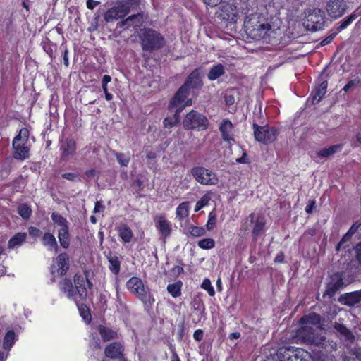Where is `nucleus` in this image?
<instances>
[{
  "instance_id": "obj_1",
  "label": "nucleus",
  "mask_w": 361,
  "mask_h": 361,
  "mask_svg": "<svg viewBox=\"0 0 361 361\" xmlns=\"http://www.w3.org/2000/svg\"><path fill=\"white\" fill-rule=\"evenodd\" d=\"M301 327L296 331L295 338L300 343L321 346L324 345L325 338L318 336L315 331L319 329L320 317L315 313H310L300 319Z\"/></svg>"
},
{
  "instance_id": "obj_2",
  "label": "nucleus",
  "mask_w": 361,
  "mask_h": 361,
  "mask_svg": "<svg viewBox=\"0 0 361 361\" xmlns=\"http://www.w3.org/2000/svg\"><path fill=\"white\" fill-rule=\"evenodd\" d=\"M244 26L247 34L255 39H262L279 27L278 25H271L257 13L246 17Z\"/></svg>"
},
{
  "instance_id": "obj_3",
  "label": "nucleus",
  "mask_w": 361,
  "mask_h": 361,
  "mask_svg": "<svg viewBox=\"0 0 361 361\" xmlns=\"http://www.w3.org/2000/svg\"><path fill=\"white\" fill-rule=\"evenodd\" d=\"M201 82L197 71H193L187 78L185 84L178 90L174 98L170 102V107L178 106L181 104L180 111H182L185 106L192 105L191 99H187L189 88H197L200 87Z\"/></svg>"
},
{
  "instance_id": "obj_4",
  "label": "nucleus",
  "mask_w": 361,
  "mask_h": 361,
  "mask_svg": "<svg viewBox=\"0 0 361 361\" xmlns=\"http://www.w3.org/2000/svg\"><path fill=\"white\" fill-rule=\"evenodd\" d=\"M127 289L134 295L137 297L147 307H151L155 300L152 296L150 289L138 277H131L126 283Z\"/></svg>"
},
{
  "instance_id": "obj_5",
  "label": "nucleus",
  "mask_w": 361,
  "mask_h": 361,
  "mask_svg": "<svg viewBox=\"0 0 361 361\" xmlns=\"http://www.w3.org/2000/svg\"><path fill=\"white\" fill-rule=\"evenodd\" d=\"M277 357L281 361H325V358L322 357L315 358L307 351L294 347L280 348Z\"/></svg>"
},
{
  "instance_id": "obj_6",
  "label": "nucleus",
  "mask_w": 361,
  "mask_h": 361,
  "mask_svg": "<svg viewBox=\"0 0 361 361\" xmlns=\"http://www.w3.org/2000/svg\"><path fill=\"white\" fill-rule=\"evenodd\" d=\"M28 142L29 131L27 128H23L13 140V157L15 159L24 160L28 158L30 152Z\"/></svg>"
},
{
  "instance_id": "obj_7",
  "label": "nucleus",
  "mask_w": 361,
  "mask_h": 361,
  "mask_svg": "<svg viewBox=\"0 0 361 361\" xmlns=\"http://www.w3.org/2000/svg\"><path fill=\"white\" fill-rule=\"evenodd\" d=\"M190 175L200 185L210 186L219 183L216 173L204 166H194L190 169Z\"/></svg>"
},
{
  "instance_id": "obj_8",
  "label": "nucleus",
  "mask_w": 361,
  "mask_h": 361,
  "mask_svg": "<svg viewBox=\"0 0 361 361\" xmlns=\"http://www.w3.org/2000/svg\"><path fill=\"white\" fill-rule=\"evenodd\" d=\"M140 37L142 41V49L146 51L160 49L164 44V38L155 30H143Z\"/></svg>"
},
{
  "instance_id": "obj_9",
  "label": "nucleus",
  "mask_w": 361,
  "mask_h": 361,
  "mask_svg": "<svg viewBox=\"0 0 361 361\" xmlns=\"http://www.w3.org/2000/svg\"><path fill=\"white\" fill-rule=\"evenodd\" d=\"M132 5L133 3L131 0L117 3L104 13V18L105 21L110 23L125 17L130 13Z\"/></svg>"
},
{
  "instance_id": "obj_10",
  "label": "nucleus",
  "mask_w": 361,
  "mask_h": 361,
  "mask_svg": "<svg viewBox=\"0 0 361 361\" xmlns=\"http://www.w3.org/2000/svg\"><path fill=\"white\" fill-rule=\"evenodd\" d=\"M183 125L186 130L198 129L202 130L207 128L209 121L206 116L192 110L185 116Z\"/></svg>"
},
{
  "instance_id": "obj_11",
  "label": "nucleus",
  "mask_w": 361,
  "mask_h": 361,
  "mask_svg": "<svg viewBox=\"0 0 361 361\" xmlns=\"http://www.w3.org/2000/svg\"><path fill=\"white\" fill-rule=\"evenodd\" d=\"M51 219L54 226L58 228V238L63 248L69 246V232L67 220L56 212H53Z\"/></svg>"
},
{
  "instance_id": "obj_12",
  "label": "nucleus",
  "mask_w": 361,
  "mask_h": 361,
  "mask_svg": "<svg viewBox=\"0 0 361 361\" xmlns=\"http://www.w3.org/2000/svg\"><path fill=\"white\" fill-rule=\"evenodd\" d=\"M305 23L307 30L317 31L323 29L325 23V14L319 8H314L309 11Z\"/></svg>"
},
{
  "instance_id": "obj_13",
  "label": "nucleus",
  "mask_w": 361,
  "mask_h": 361,
  "mask_svg": "<svg viewBox=\"0 0 361 361\" xmlns=\"http://www.w3.org/2000/svg\"><path fill=\"white\" fill-rule=\"evenodd\" d=\"M253 127L255 129V137L258 142L268 145L276 140L277 132L274 128H270L267 126H258L255 124H254Z\"/></svg>"
},
{
  "instance_id": "obj_14",
  "label": "nucleus",
  "mask_w": 361,
  "mask_h": 361,
  "mask_svg": "<svg viewBox=\"0 0 361 361\" xmlns=\"http://www.w3.org/2000/svg\"><path fill=\"white\" fill-rule=\"evenodd\" d=\"M69 269V258L66 253L59 255L54 259L51 267V272L53 276H61L67 272Z\"/></svg>"
},
{
  "instance_id": "obj_15",
  "label": "nucleus",
  "mask_w": 361,
  "mask_h": 361,
  "mask_svg": "<svg viewBox=\"0 0 361 361\" xmlns=\"http://www.w3.org/2000/svg\"><path fill=\"white\" fill-rule=\"evenodd\" d=\"M347 10V5L344 0H329L326 3V11L331 18L341 17Z\"/></svg>"
},
{
  "instance_id": "obj_16",
  "label": "nucleus",
  "mask_w": 361,
  "mask_h": 361,
  "mask_svg": "<svg viewBox=\"0 0 361 361\" xmlns=\"http://www.w3.org/2000/svg\"><path fill=\"white\" fill-rule=\"evenodd\" d=\"M219 130L224 141L228 142L230 145L235 144L233 125L231 121L228 119H224L220 123Z\"/></svg>"
},
{
  "instance_id": "obj_17",
  "label": "nucleus",
  "mask_w": 361,
  "mask_h": 361,
  "mask_svg": "<svg viewBox=\"0 0 361 361\" xmlns=\"http://www.w3.org/2000/svg\"><path fill=\"white\" fill-rule=\"evenodd\" d=\"M220 16L223 20L231 23H236L239 18V11L233 4H226L222 6Z\"/></svg>"
},
{
  "instance_id": "obj_18",
  "label": "nucleus",
  "mask_w": 361,
  "mask_h": 361,
  "mask_svg": "<svg viewBox=\"0 0 361 361\" xmlns=\"http://www.w3.org/2000/svg\"><path fill=\"white\" fill-rule=\"evenodd\" d=\"M74 283L77 291V295L80 299H84L87 295L86 284L88 288H92V283L87 279L86 276L76 274L74 278Z\"/></svg>"
},
{
  "instance_id": "obj_19",
  "label": "nucleus",
  "mask_w": 361,
  "mask_h": 361,
  "mask_svg": "<svg viewBox=\"0 0 361 361\" xmlns=\"http://www.w3.org/2000/svg\"><path fill=\"white\" fill-rule=\"evenodd\" d=\"M155 226L159 230L161 235L167 237L171 231V224L163 215L157 216L154 219Z\"/></svg>"
},
{
  "instance_id": "obj_20",
  "label": "nucleus",
  "mask_w": 361,
  "mask_h": 361,
  "mask_svg": "<svg viewBox=\"0 0 361 361\" xmlns=\"http://www.w3.org/2000/svg\"><path fill=\"white\" fill-rule=\"evenodd\" d=\"M341 147L342 145L338 144L330 146L329 147L322 148L317 150L312 157L317 161H319L323 158H327L332 156L341 150Z\"/></svg>"
},
{
  "instance_id": "obj_21",
  "label": "nucleus",
  "mask_w": 361,
  "mask_h": 361,
  "mask_svg": "<svg viewBox=\"0 0 361 361\" xmlns=\"http://www.w3.org/2000/svg\"><path fill=\"white\" fill-rule=\"evenodd\" d=\"M123 351V347L122 344L118 342H114L106 347L104 353L106 357L116 359L121 357Z\"/></svg>"
},
{
  "instance_id": "obj_22",
  "label": "nucleus",
  "mask_w": 361,
  "mask_h": 361,
  "mask_svg": "<svg viewBox=\"0 0 361 361\" xmlns=\"http://www.w3.org/2000/svg\"><path fill=\"white\" fill-rule=\"evenodd\" d=\"M142 22V16L140 13L137 15H132L128 17L124 20H122L118 24V27H126L130 28L137 27L141 25Z\"/></svg>"
},
{
  "instance_id": "obj_23",
  "label": "nucleus",
  "mask_w": 361,
  "mask_h": 361,
  "mask_svg": "<svg viewBox=\"0 0 361 361\" xmlns=\"http://www.w3.org/2000/svg\"><path fill=\"white\" fill-rule=\"evenodd\" d=\"M61 290L66 294V296L70 300L76 301L75 295L77 291L75 290L71 281L69 279H64L60 282Z\"/></svg>"
},
{
  "instance_id": "obj_24",
  "label": "nucleus",
  "mask_w": 361,
  "mask_h": 361,
  "mask_svg": "<svg viewBox=\"0 0 361 361\" xmlns=\"http://www.w3.org/2000/svg\"><path fill=\"white\" fill-rule=\"evenodd\" d=\"M327 82H322L312 94V103L315 104L318 103L326 93Z\"/></svg>"
},
{
  "instance_id": "obj_25",
  "label": "nucleus",
  "mask_w": 361,
  "mask_h": 361,
  "mask_svg": "<svg viewBox=\"0 0 361 361\" xmlns=\"http://www.w3.org/2000/svg\"><path fill=\"white\" fill-rule=\"evenodd\" d=\"M118 233L125 243L131 242L133 233L132 230L126 224H121L118 228Z\"/></svg>"
},
{
  "instance_id": "obj_26",
  "label": "nucleus",
  "mask_w": 361,
  "mask_h": 361,
  "mask_svg": "<svg viewBox=\"0 0 361 361\" xmlns=\"http://www.w3.org/2000/svg\"><path fill=\"white\" fill-rule=\"evenodd\" d=\"M42 243L49 251L56 252L58 245L55 237L50 233H46L42 237Z\"/></svg>"
},
{
  "instance_id": "obj_27",
  "label": "nucleus",
  "mask_w": 361,
  "mask_h": 361,
  "mask_svg": "<svg viewBox=\"0 0 361 361\" xmlns=\"http://www.w3.org/2000/svg\"><path fill=\"white\" fill-rule=\"evenodd\" d=\"M26 233H18L11 238L8 243L9 249H14L20 246L26 240Z\"/></svg>"
},
{
  "instance_id": "obj_28",
  "label": "nucleus",
  "mask_w": 361,
  "mask_h": 361,
  "mask_svg": "<svg viewBox=\"0 0 361 361\" xmlns=\"http://www.w3.org/2000/svg\"><path fill=\"white\" fill-rule=\"evenodd\" d=\"M225 72V68L223 65L219 63L213 66L208 73V79L209 80H215L221 76Z\"/></svg>"
},
{
  "instance_id": "obj_29",
  "label": "nucleus",
  "mask_w": 361,
  "mask_h": 361,
  "mask_svg": "<svg viewBox=\"0 0 361 361\" xmlns=\"http://www.w3.org/2000/svg\"><path fill=\"white\" fill-rule=\"evenodd\" d=\"M98 331L104 341L115 338L117 336L115 331L102 325L99 326Z\"/></svg>"
},
{
  "instance_id": "obj_30",
  "label": "nucleus",
  "mask_w": 361,
  "mask_h": 361,
  "mask_svg": "<svg viewBox=\"0 0 361 361\" xmlns=\"http://www.w3.org/2000/svg\"><path fill=\"white\" fill-rule=\"evenodd\" d=\"M190 203L188 202H182L176 209V216L183 220L189 214Z\"/></svg>"
},
{
  "instance_id": "obj_31",
  "label": "nucleus",
  "mask_w": 361,
  "mask_h": 361,
  "mask_svg": "<svg viewBox=\"0 0 361 361\" xmlns=\"http://www.w3.org/2000/svg\"><path fill=\"white\" fill-rule=\"evenodd\" d=\"M180 106H181V104H179L178 106H173V107L171 108L170 104L169 105V107L170 109H176V114H175L174 117H173V118L168 117L164 119L163 123H164V126L165 128H170L174 126L177 123L178 114V113H180L181 111H180Z\"/></svg>"
},
{
  "instance_id": "obj_32",
  "label": "nucleus",
  "mask_w": 361,
  "mask_h": 361,
  "mask_svg": "<svg viewBox=\"0 0 361 361\" xmlns=\"http://www.w3.org/2000/svg\"><path fill=\"white\" fill-rule=\"evenodd\" d=\"M16 339V334L13 331L10 330L8 331L4 338L3 341V348L5 350H10L11 347L13 346L14 341Z\"/></svg>"
},
{
  "instance_id": "obj_33",
  "label": "nucleus",
  "mask_w": 361,
  "mask_h": 361,
  "mask_svg": "<svg viewBox=\"0 0 361 361\" xmlns=\"http://www.w3.org/2000/svg\"><path fill=\"white\" fill-rule=\"evenodd\" d=\"M358 227L359 226L357 225L356 224L352 225L350 228L348 230V231L345 233V235L343 237V238L338 244L336 247L337 250H339L341 247L344 246L345 242L350 240L353 235L357 231Z\"/></svg>"
},
{
  "instance_id": "obj_34",
  "label": "nucleus",
  "mask_w": 361,
  "mask_h": 361,
  "mask_svg": "<svg viewBox=\"0 0 361 361\" xmlns=\"http://www.w3.org/2000/svg\"><path fill=\"white\" fill-rule=\"evenodd\" d=\"M182 285L183 283L180 281L174 283L169 284L167 286V290L172 297L177 298L180 295Z\"/></svg>"
},
{
  "instance_id": "obj_35",
  "label": "nucleus",
  "mask_w": 361,
  "mask_h": 361,
  "mask_svg": "<svg viewBox=\"0 0 361 361\" xmlns=\"http://www.w3.org/2000/svg\"><path fill=\"white\" fill-rule=\"evenodd\" d=\"M109 262V269L115 274L120 271V262L117 256L110 255L108 257Z\"/></svg>"
},
{
  "instance_id": "obj_36",
  "label": "nucleus",
  "mask_w": 361,
  "mask_h": 361,
  "mask_svg": "<svg viewBox=\"0 0 361 361\" xmlns=\"http://www.w3.org/2000/svg\"><path fill=\"white\" fill-rule=\"evenodd\" d=\"M264 226L265 220L262 217H259L257 219L252 230V234L254 237H257L262 233Z\"/></svg>"
},
{
  "instance_id": "obj_37",
  "label": "nucleus",
  "mask_w": 361,
  "mask_h": 361,
  "mask_svg": "<svg viewBox=\"0 0 361 361\" xmlns=\"http://www.w3.org/2000/svg\"><path fill=\"white\" fill-rule=\"evenodd\" d=\"M335 329L341 336H343L348 341H351L354 338L351 332L342 324H336L335 325Z\"/></svg>"
},
{
  "instance_id": "obj_38",
  "label": "nucleus",
  "mask_w": 361,
  "mask_h": 361,
  "mask_svg": "<svg viewBox=\"0 0 361 361\" xmlns=\"http://www.w3.org/2000/svg\"><path fill=\"white\" fill-rule=\"evenodd\" d=\"M63 147V154L66 156L73 154L75 151V143L73 140H68Z\"/></svg>"
},
{
  "instance_id": "obj_39",
  "label": "nucleus",
  "mask_w": 361,
  "mask_h": 361,
  "mask_svg": "<svg viewBox=\"0 0 361 361\" xmlns=\"http://www.w3.org/2000/svg\"><path fill=\"white\" fill-rule=\"evenodd\" d=\"M357 17V15H355V13H352L350 16H348V17L345 18L342 20V22L341 23V24L338 28V31L343 30L345 28H346L348 25H350L352 23V22L354 20L356 19Z\"/></svg>"
},
{
  "instance_id": "obj_40",
  "label": "nucleus",
  "mask_w": 361,
  "mask_h": 361,
  "mask_svg": "<svg viewBox=\"0 0 361 361\" xmlns=\"http://www.w3.org/2000/svg\"><path fill=\"white\" fill-rule=\"evenodd\" d=\"M18 212L23 219H28L31 214V209L27 204H22L18 206Z\"/></svg>"
},
{
  "instance_id": "obj_41",
  "label": "nucleus",
  "mask_w": 361,
  "mask_h": 361,
  "mask_svg": "<svg viewBox=\"0 0 361 361\" xmlns=\"http://www.w3.org/2000/svg\"><path fill=\"white\" fill-rule=\"evenodd\" d=\"M198 245L202 249H212L215 245V242L212 238H204L198 242Z\"/></svg>"
},
{
  "instance_id": "obj_42",
  "label": "nucleus",
  "mask_w": 361,
  "mask_h": 361,
  "mask_svg": "<svg viewBox=\"0 0 361 361\" xmlns=\"http://www.w3.org/2000/svg\"><path fill=\"white\" fill-rule=\"evenodd\" d=\"M209 200H210V196L208 194L203 195L201 197V199L197 202L195 208V212H197L199 210H200L202 208H203L204 207L207 205Z\"/></svg>"
},
{
  "instance_id": "obj_43",
  "label": "nucleus",
  "mask_w": 361,
  "mask_h": 361,
  "mask_svg": "<svg viewBox=\"0 0 361 361\" xmlns=\"http://www.w3.org/2000/svg\"><path fill=\"white\" fill-rule=\"evenodd\" d=\"M201 288L207 290L210 296H214L215 295L214 287L212 286L209 279H204L201 284Z\"/></svg>"
},
{
  "instance_id": "obj_44",
  "label": "nucleus",
  "mask_w": 361,
  "mask_h": 361,
  "mask_svg": "<svg viewBox=\"0 0 361 361\" xmlns=\"http://www.w3.org/2000/svg\"><path fill=\"white\" fill-rule=\"evenodd\" d=\"M115 156L121 166H127L130 162V157L123 153L116 152Z\"/></svg>"
},
{
  "instance_id": "obj_45",
  "label": "nucleus",
  "mask_w": 361,
  "mask_h": 361,
  "mask_svg": "<svg viewBox=\"0 0 361 361\" xmlns=\"http://www.w3.org/2000/svg\"><path fill=\"white\" fill-rule=\"evenodd\" d=\"M80 316L86 323H90L91 321V314L86 306L81 305L78 307Z\"/></svg>"
},
{
  "instance_id": "obj_46",
  "label": "nucleus",
  "mask_w": 361,
  "mask_h": 361,
  "mask_svg": "<svg viewBox=\"0 0 361 361\" xmlns=\"http://www.w3.org/2000/svg\"><path fill=\"white\" fill-rule=\"evenodd\" d=\"M347 303L350 305H354L361 300V294L359 293H352L347 296Z\"/></svg>"
},
{
  "instance_id": "obj_47",
  "label": "nucleus",
  "mask_w": 361,
  "mask_h": 361,
  "mask_svg": "<svg viewBox=\"0 0 361 361\" xmlns=\"http://www.w3.org/2000/svg\"><path fill=\"white\" fill-rule=\"evenodd\" d=\"M188 230L190 235L194 237H200L204 235L205 233V230L202 227L190 226Z\"/></svg>"
},
{
  "instance_id": "obj_48",
  "label": "nucleus",
  "mask_w": 361,
  "mask_h": 361,
  "mask_svg": "<svg viewBox=\"0 0 361 361\" xmlns=\"http://www.w3.org/2000/svg\"><path fill=\"white\" fill-rule=\"evenodd\" d=\"M216 224V215L214 211L209 214V219L207 223V228L208 231H212Z\"/></svg>"
},
{
  "instance_id": "obj_49",
  "label": "nucleus",
  "mask_w": 361,
  "mask_h": 361,
  "mask_svg": "<svg viewBox=\"0 0 361 361\" xmlns=\"http://www.w3.org/2000/svg\"><path fill=\"white\" fill-rule=\"evenodd\" d=\"M111 76H109L108 75H104L102 80V90L104 92H106L107 85L109 82H111Z\"/></svg>"
},
{
  "instance_id": "obj_50",
  "label": "nucleus",
  "mask_w": 361,
  "mask_h": 361,
  "mask_svg": "<svg viewBox=\"0 0 361 361\" xmlns=\"http://www.w3.org/2000/svg\"><path fill=\"white\" fill-rule=\"evenodd\" d=\"M359 83L358 80H353L349 81L343 88V90L346 92L349 91L352 87L356 86Z\"/></svg>"
},
{
  "instance_id": "obj_51",
  "label": "nucleus",
  "mask_w": 361,
  "mask_h": 361,
  "mask_svg": "<svg viewBox=\"0 0 361 361\" xmlns=\"http://www.w3.org/2000/svg\"><path fill=\"white\" fill-rule=\"evenodd\" d=\"M62 177L63 178H66V179L71 180V181H75L78 179V175L76 173H63V174H62Z\"/></svg>"
},
{
  "instance_id": "obj_52",
  "label": "nucleus",
  "mask_w": 361,
  "mask_h": 361,
  "mask_svg": "<svg viewBox=\"0 0 361 361\" xmlns=\"http://www.w3.org/2000/svg\"><path fill=\"white\" fill-rule=\"evenodd\" d=\"M99 4V1L95 0H87L86 1L87 8L90 10H93Z\"/></svg>"
},
{
  "instance_id": "obj_53",
  "label": "nucleus",
  "mask_w": 361,
  "mask_h": 361,
  "mask_svg": "<svg viewBox=\"0 0 361 361\" xmlns=\"http://www.w3.org/2000/svg\"><path fill=\"white\" fill-rule=\"evenodd\" d=\"M336 35V33H333V34L330 35L329 36H328L326 38H325L324 39H323L321 42V45L325 46V45L329 44L334 39V38L335 37Z\"/></svg>"
},
{
  "instance_id": "obj_54",
  "label": "nucleus",
  "mask_w": 361,
  "mask_h": 361,
  "mask_svg": "<svg viewBox=\"0 0 361 361\" xmlns=\"http://www.w3.org/2000/svg\"><path fill=\"white\" fill-rule=\"evenodd\" d=\"M194 339H195L197 341H200L203 338V331L200 329H197L194 332L193 334Z\"/></svg>"
},
{
  "instance_id": "obj_55",
  "label": "nucleus",
  "mask_w": 361,
  "mask_h": 361,
  "mask_svg": "<svg viewBox=\"0 0 361 361\" xmlns=\"http://www.w3.org/2000/svg\"><path fill=\"white\" fill-rule=\"evenodd\" d=\"M315 207V202L314 201H309L307 205L305 207V211L307 213H311L313 209Z\"/></svg>"
},
{
  "instance_id": "obj_56",
  "label": "nucleus",
  "mask_w": 361,
  "mask_h": 361,
  "mask_svg": "<svg viewBox=\"0 0 361 361\" xmlns=\"http://www.w3.org/2000/svg\"><path fill=\"white\" fill-rule=\"evenodd\" d=\"M204 2L210 6H216L219 4L222 0H203Z\"/></svg>"
},
{
  "instance_id": "obj_57",
  "label": "nucleus",
  "mask_w": 361,
  "mask_h": 361,
  "mask_svg": "<svg viewBox=\"0 0 361 361\" xmlns=\"http://www.w3.org/2000/svg\"><path fill=\"white\" fill-rule=\"evenodd\" d=\"M225 101L228 105H232L235 102V99L232 95H228V94H226Z\"/></svg>"
},
{
  "instance_id": "obj_58",
  "label": "nucleus",
  "mask_w": 361,
  "mask_h": 361,
  "mask_svg": "<svg viewBox=\"0 0 361 361\" xmlns=\"http://www.w3.org/2000/svg\"><path fill=\"white\" fill-rule=\"evenodd\" d=\"M236 161L238 163H240V164L248 163V159L247 157V154L245 153H243V156L240 158H238L236 159Z\"/></svg>"
},
{
  "instance_id": "obj_59",
  "label": "nucleus",
  "mask_w": 361,
  "mask_h": 361,
  "mask_svg": "<svg viewBox=\"0 0 361 361\" xmlns=\"http://www.w3.org/2000/svg\"><path fill=\"white\" fill-rule=\"evenodd\" d=\"M104 210V207L102 206V204L99 202H97L95 203V206H94V212L95 213L97 212H101Z\"/></svg>"
},
{
  "instance_id": "obj_60",
  "label": "nucleus",
  "mask_w": 361,
  "mask_h": 361,
  "mask_svg": "<svg viewBox=\"0 0 361 361\" xmlns=\"http://www.w3.org/2000/svg\"><path fill=\"white\" fill-rule=\"evenodd\" d=\"M29 233L32 236H37L39 233V230L35 227H31L29 229Z\"/></svg>"
},
{
  "instance_id": "obj_61",
  "label": "nucleus",
  "mask_w": 361,
  "mask_h": 361,
  "mask_svg": "<svg viewBox=\"0 0 361 361\" xmlns=\"http://www.w3.org/2000/svg\"><path fill=\"white\" fill-rule=\"evenodd\" d=\"M357 259L361 263V243L356 247Z\"/></svg>"
},
{
  "instance_id": "obj_62",
  "label": "nucleus",
  "mask_w": 361,
  "mask_h": 361,
  "mask_svg": "<svg viewBox=\"0 0 361 361\" xmlns=\"http://www.w3.org/2000/svg\"><path fill=\"white\" fill-rule=\"evenodd\" d=\"M240 337V334L239 332H233L229 335L230 339H238Z\"/></svg>"
},
{
  "instance_id": "obj_63",
  "label": "nucleus",
  "mask_w": 361,
  "mask_h": 361,
  "mask_svg": "<svg viewBox=\"0 0 361 361\" xmlns=\"http://www.w3.org/2000/svg\"><path fill=\"white\" fill-rule=\"evenodd\" d=\"M216 288H217V290L219 292H221L223 290L222 283H221V280L220 278H218V279L216 281Z\"/></svg>"
},
{
  "instance_id": "obj_64",
  "label": "nucleus",
  "mask_w": 361,
  "mask_h": 361,
  "mask_svg": "<svg viewBox=\"0 0 361 361\" xmlns=\"http://www.w3.org/2000/svg\"><path fill=\"white\" fill-rule=\"evenodd\" d=\"M96 173H97V171L94 169H90V170H88L86 171V174L89 177L94 176L96 175Z\"/></svg>"
}]
</instances>
